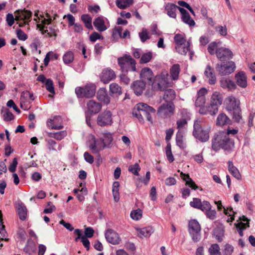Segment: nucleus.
<instances>
[{
  "mask_svg": "<svg viewBox=\"0 0 255 255\" xmlns=\"http://www.w3.org/2000/svg\"><path fill=\"white\" fill-rule=\"evenodd\" d=\"M179 11L181 14V19L183 22L192 27L195 25L194 20L191 17L188 12L183 8H179Z\"/></svg>",
  "mask_w": 255,
  "mask_h": 255,
  "instance_id": "nucleus-21",
  "label": "nucleus"
},
{
  "mask_svg": "<svg viewBox=\"0 0 255 255\" xmlns=\"http://www.w3.org/2000/svg\"><path fill=\"white\" fill-rule=\"evenodd\" d=\"M209 125L203 121H196L194 124L193 134L194 136L201 142H206L209 138L210 130Z\"/></svg>",
  "mask_w": 255,
  "mask_h": 255,
  "instance_id": "nucleus-3",
  "label": "nucleus"
},
{
  "mask_svg": "<svg viewBox=\"0 0 255 255\" xmlns=\"http://www.w3.org/2000/svg\"><path fill=\"white\" fill-rule=\"evenodd\" d=\"M105 147H106V146L102 139H100V140H96L94 139L93 143L91 144L90 145L91 149L94 153L99 152L104 149Z\"/></svg>",
  "mask_w": 255,
  "mask_h": 255,
  "instance_id": "nucleus-29",
  "label": "nucleus"
},
{
  "mask_svg": "<svg viewBox=\"0 0 255 255\" xmlns=\"http://www.w3.org/2000/svg\"><path fill=\"white\" fill-rule=\"evenodd\" d=\"M229 119L224 113L219 114L217 118L216 125L219 126H223L228 124Z\"/></svg>",
  "mask_w": 255,
  "mask_h": 255,
  "instance_id": "nucleus-39",
  "label": "nucleus"
},
{
  "mask_svg": "<svg viewBox=\"0 0 255 255\" xmlns=\"http://www.w3.org/2000/svg\"><path fill=\"white\" fill-rule=\"evenodd\" d=\"M225 104L227 111L231 112L239 108L240 101L233 96H230L225 100Z\"/></svg>",
  "mask_w": 255,
  "mask_h": 255,
  "instance_id": "nucleus-11",
  "label": "nucleus"
},
{
  "mask_svg": "<svg viewBox=\"0 0 255 255\" xmlns=\"http://www.w3.org/2000/svg\"><path fill=\"white\" fill-rule=\"evenodd\" d=\"M139 36L140 37L141 41L142 42H144L145 41H146L147 39H149L150 38L148 35L147 31L145 29H143L142 30V31L139 33Z\"/></svg>",
  "mask_w": 255,
  "mask_h": 255,
  "instance_id": "nucleus-63",
  "label": "nucleus"
},
{
  "mask_svg": "<svg viewBox=\"0 0 255 255\" xmlns=\"http://www.w3.org/2000/svg\"><path fill=\"white\" fill-rule=\"evenodd\" d=\"M210 255H221L220 248L218 245H212L209 250Z\"/></svg>",
  "mask_w": 255,
  "mask_h": 255,
  "instance_id": "nucleus-55",
  "label": "nucleus"
},
{
  "mask_svg": "<svg viewBox=\"0 0 255 255\" xmlns=\"http://www.w3.org/2000/svg\"><path fill=\"white\" fill-rule=\"evenodd\" d=\"M88 111L94 114H97L100 112L102 108V105L93 100H90L87 103Z\"/></svg>",
  "mask_w": 255,
  "mask_h": 255,
  "instance_id": "nucleus-25",
  "label": "nucleus"
},
{
  "mask_svg": "<svg viewBox=\"0 0 255 255\" xmlns=\"http://www.w3.org/2000/svg\"><path fill=\"white\" fill-rule=\"evenodd\" d=\"M131 218L134 220H138L142 217V212L140 209L132 211L130 214Z\"/></svg>",
  "mask_w": 255,
  "mask_h": 255,
  "instance_id": "nucleus-56",
  "label": "nucleus"
},
{
  "mask_svg": "<svg viewBox=\"0 0 255 255\" xmlns=\"http://www.w3.org/2000/svg\"><path fill=\"white\" fill-rule=\"evenodd\" d=\"M179 8L181 7L173 3L168 2L165 5L164 10L168 16L176 19L177 15L176 12L177 10H179Z\"/></svg>",
  "mask_w": 255,
  "mask_h": 255,
  "instance_id": "nucleus-17",
  "label": "nucleus"
},
{
  "mask_svg": "<svg viewBox=\"0 0 255 255\" xmlns=\"http://www.w3.org/2000/svg\"><path fill=\"white\" fill-rule=\"evenodd\" d=\"M140 81H143L148 84L152 83L153 73L151 70L149 68H143L140 72Z\"/></svg>",
  "mask_w": 255,
  "mask_h": 255,
  "instance_id": "nucleus-19",
  "label": "nucleus"
},
{
  "mask_svg": "<svg viewBox=\"0 0 255 255\" xmlns=\"http://www.w3.org/2000/svg\"><path fill=\"white\" fill-rule=\"evenodd\" d=\"M146 83L143 81L137 80L133 82L131 85V88L134 93L137 95L142 94L145 89Z\"/></svg>",
  "mask_w": 255,
  "mask_h": 255,
  "instance_id": "nucleus-23",
  "label": "nucleus"
},
{
  "mask_svg": "<svg viewBox=\"0 0 255 255\" xmlns=\"http://www.w3.org/2000/svg\"><path fill=\"white\" fill-rule=\"evenodd\" d=\"M97 98L99 101H101L106 104H108L110 102V98L108 96L107 91L105 88H101L99 90L97 93Z\"/></svg>",
  "mask_w": 255,
  "mask_h": 255,
  "instance_id": "nucleus-32",
  "label": "nucleus"
},
{
  "mask_svg": "<svg viewBox=\"0 0 255 255\" xmlns=\"http://www.w3.org/2000/svg\"><path fill=\"white\" fill-rule=\"evenodd\" d=\"M216 68L219 74L226 75L233 73L235 71L236 65L234 62L229 61L226 64H217Z\"/></svg>",
  "mask_w": 255,
  "mask_h": 255,
  "instance_id": "nucleus-8",
  "label": "nucleus"
},
{
  "mask_svg": "<svg viewBox=\"0 0 255 255\" xmlns=\"http://www.w3.org/2000/svg\"><path fill=\"white\" fill-rule=\"evenodd\" d=\"M118 64L123 72L136 70V62L130 55L125 54L118 59Z\"/></svg>",
  "mask_w": 255,
  "mask_h": 255,
  "instance_id": "nucleus-4",
  "label": "nucleus"
},
{
  "mask_svg": "<svg viewBox=\"0 0 255 255\" xmlns=\"http://www.w3.org/2000/svg\"><path fill=\"white\" fill-rule=\"evenodd\" d=\"M74 54L71 51L67 52L63 57L64 63L68 64L73 62L74 60Z\"/></svg>",
  "mask_w": 255,
  "mask_h": 255,
  "instance_id": "nucleus-52",
  "label": "nucleus"
},
{
  "mask_svg": "<svg viewBox=\"0 0 255 255\" xmlns=\"http://www.w3.org/2000/svg\"><path fill=\"white\" fill-rule=\"evenodd\" d=\"M234 147V142L228 134L218 133L212 140V149L217 152L221 148L230 151Z\"/></svg>",
  "mask_w": 255,
  "mask_h": 255,
  "instance_id": "nucleus-1",
  "label": "nucleus"
},
{
  "mask_svg": "<svg viewBox=\"0 0 255 255\" xmlns=\"http://www.w3.org/2000/svg\"><path fill=\"white\" fill-rule=\"evenodd\" d=\"M180 175L183 180L186 182V185H188L189 187L194 190H196L198 188V186L190 177L189 174H186L183 173L182 172H181Z\"/></svg>",
  "mask_w": 255,
  "mask_h": 255,
  "instance_id": "nucleus-35",
  "label": "nucleus"
},
{
  "mask_svg": "<svg viewBox=\"0 0 255 255\" xmlns=\"http://www.w3.org/2000/svg\"><path fill=\"white\" fill-rule=\"evenodd\" d=\"M236 84L242 88H246L248 86L247 77L246 73L243 71L238 72L235 76Z\"/></svg>",
  "mask_w": 255,
  "mask_h": 255,
  "instance_id": "nucleus-16",
  "label": "nucleus"
},
{
  "mask_svg": "<svg viewBox=\"0 0 255 255\" xmlns=\"http://www.w3.org/2000/svg\"><path fill=\"white\" fill-rule=\"evenodd\" d=\"M223 100V95L219 92L215 91L212 94L210 103L220 107L222 104Z\"/></svg>",
  "mask_w": 255,
  "mask_h": 255,
  "instance_id": "nucleus-27",
  "label": "nucleus"
},
{
  "mask_svg": "<svg viewBox=\"0 0 255 255\" xmlns=\"http://www.w3.org/2000/svg\"><path fill=\"white\" fill-rule=\"evenodd\" d=\"M61 119L59 116L55 117L53 119H49L47 122V126L51 129H61L63 128V126L61 124H56V122L61 121Z\"/></svg>",
  "mask_w": 255,
  "mask_h": 255,
  "instance_id": "nucleus-31",
  "label": "nucleus"
},
{
  "mask_svg": "<svg viewBox=\"0 0 255 255\" xmlns=\"http://www.w3.org/2000/svg\"><path fill=\"white\" fill-rule=\"evenodd\" d=\"M174 40L176 44V46L189 43V42L186 40L184 37L182 35L180 34H177L175 35Z\"/></svg>",
  "mask_w": 255,
  "mask_h": 255,
  "instance_id": "nucleus-50",
  "label": "nucleus"
},
{
  "mask_svg": "<svg viewBox=\"0 0 255 255\" xmlns=\"http://www.w3.org/2000/svg\"><path fill=\"white\" fill-rule=\"evenodd\" d=\"M34 100L33 95L28 91H23L21 94L20 107L24 110H27L30 108V104Z\"/></svg>",
  "mask_w": 255,
  "mask_h": 255,
  "instance_id": "nucleus-10",
  "label": "nucleus"
},
{
  "mask_svg": "<svg viewBox=\"0 0 255 255\" xmlns=\"http://www.w3.org/2000/svg\"><path fill=\"white\" fill-rule=\"evenodd\" d=\"M112 116L110 111H105L99 114L97 119L98 125L100 127L111 125L113 123Z\"/></svg>",
  "mask_w": 255,
  "mask_h": 255,
  "instance_id": "nucleus-9",
  "label": "nucleus"
},
{
  "mask_svg": "<svg viewBox=\"0 0 255 255\" xmlns=\"http://www.w3.org/2000/svg\"><path fill=\"white\" fill-rule=\"evenodd\" d=\"M135 229L137 232V236L140 238L149 237L153 232V228L149 226L143 228H135Z\"/></svg>",
  "mask_w": 255,
  "mask_h": 255,
  "instance_id": "nucleus-24",
  "label": "nucleus"
},
{
  "mask_svg": "<svg viewBox=\"0 0 255 255\" xmlns=\"http://www.w3.org/2000/svg\"><path fill=\"white\" fill-rule=\"evenodd\" d=\"M180 72V67L178 64L172 65L170 69V74L172 80H176L178 79Z\"/></svg>",
  "mask_w": 255,
  "mask_h": 255,
  "instance_id": "nucleus-36",
  "label": "nucleus"
},
{
  "mask_svg": "<svg viewBox=\"0 0 255 255\" xmlns=\"http://www.w3.org/2000/svg\"><path fill=\"white\" fill-rule=\"evenodd\" d=\"M235 226L238 229V232L240 236L243 237L244 235L243 230H245L247 227L246 224H244L242 222H241L238 224H236Z\"/></svg>",
  "mask_w": 255,
  "mask_h": 255,
  "instance_id": "nucleus-62",
  "label": "nucleus"
},
{
  "mask_svg": "<svg viewBox=\"0 0 255 255\" xmlns=\"http://www.w3.org/2000/svg\"><path fill=\"white\" fill-rule=\"evenodd\" d=\"M205 75L207 77L209 78V83L210 84H214L216 81V78L213 75L211 67L208 65L204 72Z\"/></svg>",
  "mask_w": 255,
  "mask_h": 255,
  "instance_id": "nucleus-40",
  "label": "nucleus"
},
{
  "mask_svg": "<svg viewBox=\"0 0 255 255\" xmlns=\"http://www.w3.org/2000/svg\"><path fill=\"white\" fill-rule=\"evenodd\" d=\"M123 27L121 26L116 27L113 32V36L115 39L122 38V32Z\"/></svg>",
  "mask_w": 255,
  "mask_h": 255,
  "instance_id": "nucleus-59",
  "label": "nucleus"
},
{
  "mask_svg": "<svg viewBox=\"0 0 255 255\" xmlns=\"http://www.w3.org/2000/svg\"><path fill=\"white\" fill-rule=\"evenodd\" d=\"M45 87L47 90L50 93L52 94H54L55 93L53 87V83L51 79H46L45 82Z\"/></svg>",
  "mask_w": 255,
  "mask_h": 255,
  "instance_id": "nucleus-60",
  "label": "nucleus"
},
{
  "mask_svg": "<svg viewBox=\"0 0 255 255\" xmlns=\"http://www.w3.org/2000/svg\"><path fill=\"white\" fill-rule=\"evenodd\" d=\"M105 235L107 241L113 245L119 244L121 241L118 234L112 229L107 230Z\"/></svg>",
  "mask_w": 255,
  "mask_h": 255,
  "instance_id": "nucleus-13",
  "label": "nucleus"
},
{
  "mask_svg": "<svg viewBox=\"0 0 255 255\" xmlns=\"http://www.w3.org/2000/svg\"><path fill=\"white\" fill-rule=\"evenodd\" d=\"M1 114H2L3 119L4 121H10L14 119L13 114L6 108H2Z\"/></svg>",
  "mask_w": 255,
  "mask_h": 255,
  "instance_id": "nucleus-44",
  "label": "nucleus"
},
{
  "mask_svg": "<svg viewBox=\"0 0 255 255\" xmlns=\"http://www.w3.org/2000/svg\"><path fill=\"white\" fill-rule=\"evenodd\" d=\"M152 58V53L151 52H148L144 53L141 56L140 62L141 63H146L150 61Z\"/></svg>",
  "mask_w": 255,
  "mask_h": 255,
  "instance_id": "nucleus-53",
  "label": "nucleus"
},
{
  "mask_svg": "<svg viewBox=\"0 0 255 255\" xmlns=\"http://www.w3.org/2000/svg\"><path fill=\"white\" fill-rule=\"evenodd\" d=\"M0 242L1 241H8V239L6 238L7 233L5 230V226L2 222V215L1 211H0Z\"/></svg>",
  "mask_w": 255,
  "mask_h": 255,
  "instance_id": "nucleus-37",
  "label": "nucleus"
},
{
  "mask_svg": "<svg viewBox=\"0 0 255 255\" xmlns=\"http://www.w3.org/2000/svg\"><path fill=\"white\" fill-rule=\"evenodd\" d=\"M232 112H233V118L234 120L237 122H240L242 119L241 108L233 110Z\"/></svg>",
  "mask_w": 255,
  "mask_h": 255,
  "instance_id": "nucleus-57",
  "label": "nucleus"
},
{
  "mask_svg": "<svg viewBox=\"0 0 255 255\" xmlns=\"http://www.w3.org/2000/svg\"><path fill=\"white\" fill-rule=\"evenodd\" d=\"M93 24L100 32L104 31L107 28L105 25V22L103 17H98L96 18L93 22Z\"/></svg>",
  "mask_w": 255,
  "mask_h": 255,
  "instance_id": "nucleus-26",
  "label": "nucleus"
},
{
  "mask_svg": "<svg viewBox=\"0 0 255 255\" xmlns=\"http://www.w3.org/2000/svg\"><path fill=\"white\" fill-rule=\"evenodd\" d=\"M190 43L182 44L181 45L176 46L175 48L178 53L181 55H186L189 51Z\"/></svg>",
  "mask_w": 255,
  "mask_h": 255,
  "instance_id": "nucleus-45",
  "label": "nucleus"
},
{
  "mask_svg": "<svg viewBox=\"0 0 255 255\" xmlns=\"http://www.w3.org/2000/svg\"><path fill=\"white\" fill-rule=\"evenodd\" d=\"M81 20L85 24V26L89 29H93L92 25V18L89 14H83L81 16Z\"/></svg>",
  "mask_w": 255,
  "mask_h": 255,
  "instance_id": "nucleus-43",
  "label": "nucleus"
},
{
  "mask_svg": "<svg viewBox=\"0 0 255 255\" xmlns=\"http://www.w3.org/2000/svg\"><path fill=\"white\" fill-rule=\"evenodd\" d=\"M219 43L212 42L210 43L208 46V51L211 55L216 54L217 55V51L218 50V46Z\"/></svg>",
  "mask_w": 255,
  "mask_h": 255,
  "instance_id": "nucleus-51",
  "label": "nucleus"
},
{
  "mask_svg": "<svg viewBox=\"0 0 255 255\" xmlns=\"http://www.w3.org/2000/svg\"><path fill=\"white\" fill-rule=\"evenodd\" d=\"M115 77L116 75L114 71L110 68L104 69L100 75L101 80L105 84L108 83Z\"/></svg>",
  "mask_w": 255,
  "mask_h": 255,
  "instance_id": "nucleus-15",
  "label": "nucleus"
},
{
  "mask_svg": "<svg viewBox=\"0 0 255 255\" xmlns=\"http://www.w3.org/2000/svg\"><path fill=\"white\" fill-rule=\"evenodd\" d=\"M119 187L120 183L118 181H115L113 184V195L114 196V200L117 202L120 199V194H119Z\"/></svg>",
  "mask_w": 255,
  "mask_h": 255,
  "instance_id": "nucleus-42",
  "label": "nucleus"
},
{
  "mask_svg": "<svg viewBox=\"0 0 255 255\" xmlns=\"http://www.w3.org/2000/svg\"><path fill=\"white\" fill-rule=\"evenodd\" d=\"M17 12V15H15V19L19 21V26L23 27L25 25L28 24L32 16L31 12L28 10H18Z\"/></svg>",
  "mask_w": 255,
  "mask_h": 255,
  "instance_id": "nucleus-7",
  "label": "nucleus"
},
{
  "mask_svg": "<svg viewBox=\"0 0 255 255\" xmlns=\"http://www.w3.org/2000/svg\"><path fill=\"white\" fill-rule=\"evenodd\" d=\"M174 110L175 106L173 103H166L159 107L157 114L161 117L165 118L173 115Z\"/></svg>",
  "mask_w": 255,
  "mask_h": 255,
  "instance_id": "nucleus-6",
  "label": "nucleus"
},
{
  "mask_svg": "<svg viewBox=\"0 0 255 255\" xmlns=\"http://www.w3.org/2000/svg\"><path fill=\"white\" fill-rule=\"evenodd\" d=\"M155 110L145 103H139L136 105L132 111V115L141 123L144 122V117L150 123H152L151 114H154Z\"/></svg>",
  "mask_w": 255,
  "mask_h": 255,
  "instance_id": "nucleus-2",
  "label": "nucleus"
},
{
  "mask_svg": "<svg viewBox=\"0 0 255 255\" xmlns=\"http://www.w3.org/2000/svg\"><path fill=\"white\" fill-rule=\"evenodd\" d=\"M189 233L193 232H200L201 227L199 223L196 220H191L189 223Z\"/></svg>",
  "mask_w": 255,
  "mask_h": 255,
  "instance_id": "nucleus-41",
  "label": "nucleus"
},
{
  "mask_svg": "<svg viewBox=\"0 0 255 255\" xmlns=\"http://www.w3.org/2000/svg\"><path fill=\"white\" fill-rule=\"evenodd\" d=\"M140 170V168L138 163H135L134 165H130L128 167V171L135 175H138V172Z\"/></svg>",
  "mask_w": 255,
  "mask_h": 255,
  "instance_id": "nucleus-58",
  "label": "nucleus"
},
{
  "mask_svg": "<svg viewBox=\"0 0 255 255\" xmlns=\"http://www.w3.org/2000/svg\"><path fill=\"white\" fill-rule=\"evenodd\" d=\"M175 97V92L173 89H168L164 91L163 99L166 103H173Z\"/></svg>",
  "mask_w": 255,
  "mask_h": 255,
  "instance_id": "nucleus-34",
  "label": "nucleus"
},
{
  "mask_svg": "<svg viewBox=\"0 0 255 255\" xmlns=\"http://www.w3.org/2000/svg\"><path fill=\"white\" fill-rule=\"evenodd\" d=\"M228 164L229 172L237 179L241 180L242 179V175L238 169L234 165L233 162L232 161H229Z\"/></svg>",
  "mask_w": 255,
  "mask_h": 255,
  "instance_id": "nucleus-30",
  "label": "nucleus"
},
{
  "mask_svg": "<svg viewBox=\"0 0 255 255\" xmlns=\"http://www.w3.org/2000/svg\"><path fill=\"white\" fill-rule=\"evenodd\" d=\"M207 93V90L205 88H202L199 90L195 103L196 107H199L200 108L205 107L204 106L206 102L205 95Z\"/></svg>",
  "mask_w": 255,
  "mask_h": 255,
  "instance_id": "nucleus-18",
  "label": "nucleus"
},
{
  "mask_svg": "<svg viewBox=\"0 0 255 255\" xmlns=\"http://www.w3.org/2000/svg\"><path fill=\"white\" fill-rule=\"evenodd\" d=\"M224 208V213L226 215H228L229 218L227 220L228 223L232 222L234 220L235 212L231 207Z\"/></svg>",
  "mask_w": 255,
  "mask_h": 255,
  "instance_id": "nucleus-46",
  "label": "nucleus"
},
{
  "mask_svg": "<svg viewBox=\"0 0 255 255\" xmlns=\"http://www.w3.org/2000/svg\"><path fill=\"white\" fill-rule=\"evenodd\" d=\"M96 91V85L92 83H89L83 87H77L75 89V93L79 98L83 97L90 98L95 95Z\"/></svg>",
  "mask_w": 255,
  "mask_h": 255,
  "instance_id": "nucleus-5",
  "label": "nucleus"
},
{
  "mask_svg": "<svg viewBox=\"0 0 255 255\" xmlns=\"http://www.w3.org/2000/svg\"><path fill=\"white\" fill-rule=\"evenodd\" d=\"M190 205L201 211L207 210L210 208V203L207 201H201V199L197 198H194L193 201L190 202Z\"/></svg>",
  "mask_w": 255,
  "mask_h": 255,
  "instance_id": "nucleus-12",
  "label": "nucleus"
},
{
  "mask_svg": "<svg viewBox=\"0 0 255 255\" xmlns=\"http://www.w3.org/2000/svg\"><path fill=\"white\" fill-rule=\"evenodd\" d=\"M99 136L102 139L106 147L111 144L113 139L112 133L107 131H105L100 133Z\"/></svg>",
  "mask_w": 255,
  "mask_h": 255,
  "instance_id": "nucleus-33",
  "label": "nucleus"
},
{
  "mask_svg": "<svg viewBox=\"0 0 255 255\" xmlns=\"http://www.w3.org/2000/svg\"><path fill=\"white\" fill-rule=\"evenodd\" d=\"M168 76V72L166 70H164L162 71L159 75L156 77V79L157 80L161 79L162 80L161 83H162V81L164 83L167 81Z\"/></svg>",
  "mask_w": 255,
  "mask_h": 255,
  "instance_id": "nucleus-64",
  "label": "nucleus"
},
{
  "mask_svg": "<svg viewBox=\"0 0 255 255\" xmlns=\"http://www.w3.org/2000/svg\"><path fill=\"white\" fill-rule=\"evenodd\" d=\"M133 0H117L116 3L120 9H126L132 4Z\"/></svg>",
  "mask_w": 255,
  "mask_h": 255,
  "instance_id": "nucleus-38",
  "label": "nucleus"
},
{
  "mask_svg": "<svg viewBox=\"0 0 255 255\" xmlns=\"http://www.w3.org/2000/svg\"><path fill=\"white\" fill-rule=\"evenodd\" d=\"M176 140L177 145L180 148H184L185 147L183 140V133L181 131H178L177 133Z\"/></svg>",
  "mask_w": 255,
  "mask_h": 255,
  "instance_id": "nucleus-49",
  "label": "nucleus"
},
{
  "mask_svg": "<svg viewBox=\"0 0 255 255\" xmlns=\"http://www.w3.org/2000/svg\"><path fill=\"white\" fill-rule=\"evenodd\" d=\"M166 154L167 159L169 162H172L174 161V158L172 153L170 145H167L166 147Z\"/></svg>",
  "mask_w": 255,
  "mask_h": 255,
  "instance_id": "nucleus-61",
  "label": "nucleus"
},
{
  "mask_svg": "<svg viewBox=\"0 0 255 255\" xmlns=\"http://www.w3.org/2000/svg\"><path fill=\"white\" fill-rule=\"evenodd\" d=\"M220 83L221 87L227 89L228 91H233L237 89L236 83L229 79L222 78L220 80Z\"/></svg>",
  "mask_w": 255,
  "mask_h": 255,
  "instance_id": "nucleus-22",
  "label": "nucleus"
},
{
  "mask_svg": "<svg viewBox=\"0 0 255 255\" xmlns=\"http://www.w3.org/2000/svg\"><path fill=\"white\" fill-rule=\"evenodd\" d=\"M219 107L218 106L213 105L212 103H210L209 105L200 108L199 110V112L202 115H206L209 114L213 116L218 113Z\"/></svg>",
  "mask_w": 255,
  "mask_h": 255,
  "instance_id": "nucleus-20",
  "label": "nucleus"
},
{
  "mask_svg": "<svg viewBox=\"0 0 255 255\" xmlns=\"http://www.w3.org/2000/svg\"><path fill=\"white\" fill-rule=\"evenodd\" d=\"M110 91L113 94L120 95L122 93L121 87L118 84L115 83L110 84Z\"/></svg>",
  "mask_w": 255,
  "mask_h": 255,
  "instance_id": "nucleus-47",
  "label": "nucleus"
},
{
  "mask_svg": "<svg viewBox=\"0 0 255 255\" xmlns=\"http://www.w3.org/2000/svg\"><path fill=\"white\" fill-rule=\"evenodd\" d=\"M216 56L220 60L225 61L232 58L233 53L228 48L220 47L217 51Z\"/></svg>",
  "mask_w": 255,
  "mask_h": 255,
  "instance_id": "nucleus-14",
  "label": "nucleus"
},
{
  "mask_svg": "<svg viewBox=\"0 0 255 255\" xmlns=\"http://www.w3.org/2000/svg\"><path fill=\"white\" fill-rule=\"evenodd\" d=\"M17 212L21 220L24 221L27 217V210L25 206L21 202H18L17 205Z\"/></svg>",
  "mask_w": 255,
  "mask_h": 255,
  "instance_id": "nucleus-28",
  "label": "nucleus"
},
{
  "mask_svg": "<svg viewBox=\"0 0 255 255\" xmlns=\"http://www.w3.org/2000/svg\"><path fill=\"white\" fill-rule=\"evenodd\" d=\"M212 206L210 204V208L207 210H204L203 212H205L206 216L211 220H214L216 218V211L215 210L211 209Z\"/></svg>",
  "mask_w": 255,
  "mask_h": 255,
  "instance_id": "nucleus-54",
  "label": "nucleus"
},
{
  "mask_svg": "<svg viewBox=\"0 0 255 255\" xmlns=\"http://www.w3.org/2000/svg\"><path fill=\"white\" fill-rule=\"evenodd\" d=\"M79 188H81L80 193L77 194V198L79 201L82 202L85 199L84 195L87 194V190L85 185L82 183L80 184Z\"/></svg>",
  "mask_w": 255,
  "mask_h": 255,
  "instance_id": "nucleus-48",
  "label": "nucleus"
}]
</instances>
